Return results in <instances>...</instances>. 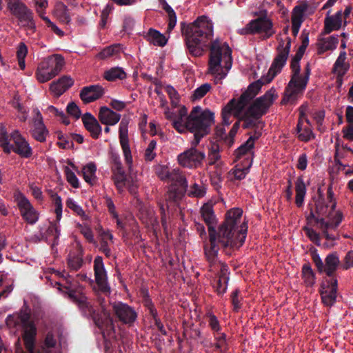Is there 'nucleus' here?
<instances>
[{"mask_svg":"<svg viewBox=\"0 0 353 353\" xmlns=\"http://www.w3.org/2000/svg\"><path fill=\"white\" fill-rule=\"evenodd\" d=\"M304 231L305 232L307 236L310 239V241H312L316 245H321L320 235L314 229L305 227Z\"/></svg>","mask_w":353,"mask_h":353,"instance_id":"nucleus-54","label":"nucleus"},{"mask_svg":"<svg viewBox=\"0 0 353 353\" xmlns=\"http://www.w3.org/2000/svg\"><path fill=\"white\" fill-rule=\"evenodd\" d=\"M144 38L154 46L161 47L165 46L168 42V39L165 36L154 28H150L144 35Z\"/></svg>","mask_w":353,"mask_h":353,"instance_id":"nucleus-29","label":"nucleus"},{"mask_svg":"<svg viewBox=\"0 0 353 353\" xmlns=\"http://www.w3.org/2000/svg\"><path fill=\"white\" fill-rule=\"evenodd\" d=\"M311 256L319 273H325L328 279H325L321 284L319 293L322 302L326 306H332L336 301L338 281L335 277V272L340 265V260L336 252L328 254L323 262L316 250L311 251Z\"/></svg>","mask_w":353,"mask_h":353,"instance_id":"nucleus-3","label":"nucleus"},{"mask_svg":"<svg viewBox=\"0 0 353 353\" xmlns=\"http://www.w3.org/2000/svg\"><path fill=\"white\" fill-rule=\"evenodd\" d=\"M208 317L209 326L211 328L212 331H213L214 334L220 332L221 327L216 316L212 314H210Z\"/></svg>","mask_w":353,"mask_h":353,"instance_id":"nucleus-61","label":"nucleus"},{"mask_svg":"<svg viewBox=\"0 0 353 353\" xmlns=\"http://www.w3.org/2000/svg\"><path fill=\"white\" fill-rule=\"evenodd\" d=\"M240 290L239 289L233 291L230 296L231 303L233 306V310L236 312H239V310L241 308V299L242 298L239 297Z\"/></svg>","mask_w":353,"mask_h":353,"instance_id":"nucleus-52","label":"nucleus"},{"mask_svg":"<svg viewBox=\"0 0 353 353\" xmlns=\"http://www.w3.org/2000/svg\"><path fill=\"white\" fill-rule=\"evenodd\" d=\"M170 181L176 183L185 190H186L188 186L186 178L180 173L179 170L174 169V174Z\"/></svg>","mask_w":353,"mask_h":353,"instance_id":"nucleus-47","label":"nucleus"},{"mask_svg":"<svg viewBox=\"0 0 353 353\" xmlns=\"http://www.w3.org/2000/svg\"><path fill=\"white\" fill-rule=\"evenodd\" d=\"M126 73L122 68L113 67L103 72V77L108 81H115L118 79L123 80L126 78Z\"/></svg>","mask_w":353,"mask_h":353,"instance_id":"nucleus-33","label":"nucleus"},{"mask_svg":"<svg viewBox=\"0 0 353 353\" xmlns=\"http://www.w3.org/2000/svg\"><path fill=\"white\" fill-rule=\"evenodd\" d=\"M0 146L6 154L12 151L26 159L32 155V149L19 131L15 130L8 134L2 125L0 126Z\"/></svg>","mask_w":353,"mask_h":353,"instance_id":"nucleus-7","label":"nucleus"},{"mask_svg":"<svg viewBox=\"0 0 353 353\" xmlns=\"http://www.w3.org/2000/svg\"><path fill=\"white\" fill-rule=\"evenodd\" d=\"M66 205L68 208L73 210L77 215L81 216H85V212L82 208L77 205V203L72 199H68L66 201Z\"/></svg>","mask_w":353,"mask_h":353,"instance_id":"nucleus-59","label":"nucleus"},{"mask_svg":"<svg viewBox=\"0 0 353 353\" xmlns=\"http://www.w3.org/2000/svg\"><path fill=\"white\" fill-rule=\"evenodd\" d=\"M191 145L190 149L186 150L178 156V161L184 168L196 169L202 165L205 154L203 152L196 148L197 145L193 144V141Z\"/></svg>","mask_w":353,"mask_h":353,"instance_id":"nucleus-17","label":"nucleus"},{"mask_svg":"<svg viewBox=\"0 0 353 353\" xmlns=\"http://www.w3.org/2000/svg\"><path fill=\"white\" fill-rule=\"evenodd\" d=\"M119 141L120 142L128 141V123L122 120L119 124Z\"/></svg>","mask_w":353,"mask_h":353,"instance_id":"nucleus-58","label":"nucleus"},{"mask_svg":"<svg viewBox=\"0 0 353 353\" xmlns=\"http://www.w3.org/2000/svg\"><path fill=\"white\" fill-rule=\"evenodd\" d=\"M229 268L226 264L221 263L218 276L212 281V286L219 296L223 295L228 289V283L230 279Z\"/></svg>","mask_w":353,"mask_h":353,"instance_id":"nucleus-21","label":"nucleus"},{"mask_svg":"<svg viewBox=\"0 0 353 353\" xmlns=\"http://www.w3.org/2000/svg\"><path fill=\"white\" fill-rule=\"evenodd\" d=\"M117 47L115 46H110L103 49L97 55L99 59H105L117 52Z\"/></svg>","mask_w":353,"mask_h":353,"instance_id":"nucleus-53","label":"nucleus"},{"mask_svg":"<svg viewBox=\"0 0 353 353\" xmlns=\"http://www.w3.org/2000/svg\"><path fill=\"white\" fill-rule=\"evenodd\" d=\"M228 136L225 134V130L223 125H217L214 129V139L216 142L223 141L226 144V138Z\"/></svg>","mask_w":353,"mask_h":353,"instance_id":"nucleus-55","label":"nucleus"},{"mask_svg":"<svg viewBox=\"0 0 353 353\" xmlns=\"http://www.w3.org/2000/svg\"><path fill=\"white\" fill-rule=\"evenodd\" d=\"M214 123V114L208 109L195 106L186 118L188 130L194 134L193 144L198 145L202 138L210 133Z\"/></svg>","mask_w":353,"mask_h":353,"instance_id":"nucleus-5","label":"nucleus"},{"mask_svg":"<svg viewBox=\"0 0 353 353\" xmlns=\"http://www.w3.org/2000/svg\"><path fill=\"white\" fill-rule=\"evenodd\" d=\"M7 8L10 13L28 29L34 32L36 24L34 14L21 0H7Z\"/></svg>","mask_w":353,"mask_h":353,"instance_id":"nucleus-11","label":"nucleus"},{"mask_svg":"<svg viewBox=\"0 0 353 353\" xmlns=\"http://www.w3.org/2000/svg\"><path fill=\"white\" fill-rule=\"evenodd\" d=\"M241 119L243 121L242 127L244 129L257 128L259 127V122L257 120L259 119H255L250 116L248 114L247 110L245 111Z\"/></svg>","mask_w":353,"mask_h":353,"instance_id":"nucleus-42","label":"nucleus"},{"mask_svg":"<svg viewBox=\"0 0 353 353\" xmlns=\"http://www.w3.org/2000/svg\"><path fill=\"white\" fill-rule=\"evenodd\" d=\"M266 76L261 77L260 79L250 83L248 88L241 94L237 102H239V110H243L254 99L258 94L261 87L268 83L265 81Z\"/></svg>","mask_w":353,"mask_h":353,"instance_id":"nucleus-19","label":"nucleus"},{"mask_svg":"<svg viewBox=\"0 0 353 353\" xmlns=\"http://www.w3.org/2000/svg\"><path fill=\"white\" fill-rule=\"evenodd\" d=\"M55 12L60 21L65 23L70 22L71 18L68 12V8L65 4L62 3L58 4Z\"/></svg>","mask_w":353,"mask_h":353,"instance_id":"nucleus-38","label":"nucleus"},{"mask_svg":"<svg viewBox=\"0 0 353 353\" xmlns=\"http://www.w3.org/2000/svg\"><path fill=\"white\" fill-rule=\"evenodd\" d=\"M120 144L123 150L125 162L128 165H130L132 163V157L131 154V150L129 145V141L120 142Z\"/></svg>","mask_w":353,"mask_h":353,"instance_id":"nucleus-57","label":"nucleus"},{"mask_svg":"<svg viewBox=\"0 0 353 353\" xmlns=\"http://www.w3.org/2000/svg\"><path fill=\"white\" fill-rule=\"evenodd\" d=\"M291 48V39L287 38V43L281 39L276 48L277 54L274 57L271 66L266 76L265 81L270 83L273 79L281 72L282 68L285 65L289 57Z\"/></svg>","mask_w":353,"mask_h":353,"instance_id":"nucleus-12","label":"nucleus"},{"mask_svg":"<svg viewBox=\"0 0 353 353\" xmlns=\"http://www.w3.org/2000/svg\"><path fill=\"white\" fill-rule=\"evenodd\" d=\"M112 312L117 321L128 327L134 325L137 319V313L134 308L121 301L111 303Z\"/></svg>","mask_w":353,"mask_h":353,"instance_id":"nucleus-16","label":"nucleus"},{"mask_svg":"<svg viewBox=\"0 0 353 353\" xmlns=\"http://www.w3.org/2000/svg\"><path fill=\"white\" fill-rule=\"evenodd\" d=\"M310 63H307L304 68V75L303 77L300 75V78L299 81H297L296 86L294 87V89L296 90V94L299 90L302 91L305 89L310 79Z\"/></svg>","mask_w":353,"mask_h":353,"instance_id":"nucleus-36","label":"nucleus"},{"mask_svg":"<svg viewBox=\"0 0 353 353\" xmlns=\"http://www.w3.org/2000/svg\"><path fill=\"white\" fill-rule=\"evenodd\" d=\"M278 97L273 88L268 90L263 96L256 98L247 108L248 114L255 119H261L265 115L274 100Z\"/></svg>","mask_w":353,"mask_h":353,"instance_id":"nucleus-14","label":"nucleus"},{"mask_svg":"<svg viewBox=\"0 0 353 353\" xmlns=\"http://www.w3.org/2000/svg\"><path fill=\"white\" fill-rule=\"evenodd\" d=\"M214 340L216 341V343H214V347L216 350L221 352L222 350H226L228 348V344L226 342V334L225 333L219 332L216 334H214Z\"/></svg>","mask_w":353,"mask_h":353,"instance_id":"nucleus-46","label":"nucleus"},{"mask_svg":"<svg viewBox=\"0 0 353 353\" xmlns=\"http://www.w3.org/2000/svg\"><path fill=\"white\" fill-rule=\"evenodd\" d=\"M67 181L74 188L79 187V180L75 174L68 167L65 170Z\"/></svg>","mask_w":353,"mask_h":353,"instance_id":"nucleus-60","label":"nucleus"},{"mask_svg":"<svg viewBox=\"0 0 353 353\" xmlns=\"http://www.w3.org/2000/svg\"><path fill=\"white\" fill-rule=\"evenodd\" d=\"M98 118L102 124L114 125L119 121L121 114L114 112L106 106H102L99 109Z\"/></svg>","mask_w":353,"mask_h":353,"instance_id":"nucleus-24","label":"nucleus"},{"mask_svg":"<svg viewBox=\"0 0 353 353\" xmlns=\"http://www.w3.org/2000/svg\"><path fill=\"white\" fill-rule=\"evenodd\" d=\"M49 132L43 123H33L32 137L37 141L44 142Z\"/></svg>","mask_w":353,"mask_h":353,"instance_id":"nucleus-34","label":"nucleus"},{"mask_svg":"<svg viewBox=\"0 0 353 353\" xmlns=\"http://www.w3.org/2000/svg\"><path fill=\"white\" fill-rule=\"evenodd\" d=\"M157 174L161 180L170 181L174 174V169L170 171L168 167L161 166L157 170Z\"/></svg>","mask_w":353,"mask_h":353,"instance_id":"nucleus-48","label":"nucleus"},{"mask_svg":"<svg viewBox=\"0 0 353 353\" xmlns=\"http://www.w3.org/2000/svg\"><path fill=\"white\" fill-rule=\"evenodd\" d=\"M68 298L75 303L83 316L92 319L94 324L101 330L103 329V319L101 314L93 306L88 297L77 290L69 289L67 292Z\"/></svg>","mask_w":353,"mask_h":353,"instance_id":"nucleus-8","label":"nucleus"},{"mask_svg":"<svg viewBox=\"0 0 353 353\" xmlns=\"http://www.w3.org/2000/svg\"><path fill=\"white\" fill-rule=\"evenodd\" d=\"M295 203L298 208L303 206L306 194V186L302 176H299L295 181Z\"/></svg>","mask_w":353,"mask_h":353,"instance_id":"nucleus-31","label":"nucleus"},{"mask_svg":"<svg viewBox=\"0 0 353 353\" xmlns=\"http://www.w3.org/2000/svg\"><path fill=\"white\" fill-rule=\"evenodd\" d=\"M346 58H347V54H346V52L345 51H341L338 57V58L336 59L335 63H334V65H333V70H336V69L341 68V67H343L345 65H350L349 63L346 62L345 60H346Z\"/></svg>","mask_w":353,"mask_h":353,"instance_id":"nucleus-62","label":"nucleus"},{"mask_svg":"<svg viewBox=\"0 0 353 353\" xmlns=\"http://www.w3.org/2000/svg\"><path fill=\"white\" fill-rule=\"evenodd\" d=\"M30 319V313L27 311L21 312L18 316L19 321L23 329L22 338L25 347L28 353H34L37 327L34 323Z\"/></svg>","mask_w":353,"mask_h":353,"instance_id":"nucleus-15","label":"nucleus"},{"mask_svg":"<svg viewBox=\"0 0 353 353\" xmlns=\"http://www.w3.org/2000/svg\"><path fill=\"white\" fill-rule=\"evenodd\" d=\"M253 148L252 141H246L234 151L235 161H238L241 157L247 156L246 159L250 161L252 159L254 154Z\"/></svg>","mask_w":353,"mask_h":353,"instance_id":"nucleus-32","label":"nucleus"},{"mask_svg":"<svg viewBox=\"0 0 353 353\" xmlns=\"http://www.w3.org/2000/svg\"><path fill=\"white\" fill-rule=\"evenodd\" d=\"M97 170V167L94 163H90L87 164L82 170V174L83 176V179L85 181L90 183L92 184L93 181L95 179V172Z\"/></svg>","mask_w":353,"mask_h":353,"instance_id":"nucleus-37","label":"nucleus"},{"mask_svg":"<svg viewBox=\"0 0 353 353\" xmlns=\"http://www.w3.org/2000/svg\"><path fill=\"white\" fill-rule=\"evenodd\" d=\"M263 16L251 20L244 28L239 29L238 33L241 35L255 34L263 33V39L271 37L274 33L273 23L266 16L264 11Z\"/></svg>","mask_w":353,"mask_h":353,"instance_id":"nucleus-13","label":"nucleus"},{"mask_svg":"<svg viewBox=\"0 0 353 353\" xmlns=\"http://www.w3.org/2000/svg\"><path fill=\"white\" fill-rule=\"evenodd\" d=\"M201 216L208 226L209 242L204 245V252L207 261L212 266L216 263L219 250L230 254L234 248H239L245 242L248 226L243 223L239 229L238 225L243 214L240 208L228 210L225 220L216 228L217 222L213 207L205 203L201 208Z\"/></svg>","mask_w":353,"mask_h":353,"instance_id":"nucleus-1","label":"nucleus"},{"mask_svg":"<svg viewBox=\"0 0 353 353\" xmlns=\"http://www.w3.org/2000/svg\"><path fill=\"white\" fill-rule=\"evenodd\" d=\"M243 110H239V102L236 99H232L222 109V124L229 125L231 123L230 118L232 114L235 116L240 114Z\"/></svg>","mask_w":353,"mask_h":353,"instance_id":"nucleus-26","label":"nucleus"},{"mask_svg":"<svg viewBox=\"0 0 353 353\" xmlns=\"http://www.w3.org/2000/svg\"><path fill=\"white\" fill-rule=\"evenodd\" d=\"M342 24V12L338 11L334 15L326 17L324 21V30L322 34H327L333 30H338Z\"/></svg>","mask_w":353,"mask_h":353,"instance_id":"nucleus-28","label":"nucleus"},{"mask_svg":"<svg viewBox=\"0 0 353 353\" xmlns=\"http://www.w3.org/2000/svg\"><path fill=\"white\" fill-rule=\"evenodd\" d=\"M290 68L292 71V74L291 79L285 88V94L281 101L282 104L288 103L290 100L295 99L296 95V90L294 89V87L296 86L297 81H299L300 78V63H296L294 62V61H291Z\"/></svg>","mask_w":353,"mask_h":353,"instance_id":"nucleus-20","label":"nucleus"},{"mask_svg":"<svg viewBox=\"0 0 353 353\" xmlns=\"http://www.w3.org/2000/svg\"><path fill=\"white\" fill-rule=\"evenodd\" d=\"M210 180L212 185L218 190L221 188V183L223 181L222 171L221 168L216 169L214 171L210 174Z\"/></svg>","mask_w":353,"mask_h":353,"instance_id":"nucleus-41","label":"nucleus"},{"mask_svg":"<svg viewBox=\"0 0 353 353\" xmlns=\"http://www.w3.org/2000/svg\"><path fill=\"white\" fill-rule=\"evenodd\" d=\"M14 200L23 219L30 224H34L38 220V214L29 200L20 192L14 194Z\"/></svg>","mask_w":353,"mask_h":353,"instance_id":"nucleus-18","label":"nucleus"},{"mask_svg":"<svg viewBox=\"0 0 353 353\" xmlns=\"http://www.w3.org/2000/svg\"><path fill=\"white\" fill-rule=\"evenodd\" d=\"M180 25L189 53L194 57L202 56L210 47L209 41L213 36L212 23L208 21L205 16H201L193 23L186 24L181 22Z\"/></svg>","mask_w":353,"mask_h":353,"instance_id":"nucleus-4","label":"nucleus"},{"mask_svg":"<svg viewBox=\"0 0 353 353\" xmlns=\"http://www.w3.org/2000/svg\"><path fill=\"white\" fill-rule=\"evenodd\" d=\"M303 132L300 133L297 136L298 139L300 141H304V142H307L312 138L314 137V135L312 131L308 127L303 128Z\"/></svg>","mask_w":353,"mask_h":353,"instance_id":"nucleus-64","label":"nucleus"},{"mask_svg":"<svg viewBox=\"0 0 353 353\" xmlns=\"http://www.w3.org/2000/svg\"><path fill=\"white\" fill-rule=\"evenodd\" d=\"M94 272L95 284L93 285L92 290L98 296V302L99 303L102 310L104 312L105 310L104 304L105 299L101 297L99 294H103L105 296H109L111 293V288L108 281L107 272L104 267L103 258L100 256H97L94 259Z\"/></svg>","mask_w":353,"mask_h":353,"instance_id":"nucleus-9","label":"nucleus"},{"mask_svg":"<svg viewBox=\"0 0 353 353\" xmlns=\"http://www.w3.org/2000/svg\"><path fill=\"white\" fill-rule=\"evenodd\" d=\"M252 159L250 161L248 165L245 167L244 166L243 168H236V169L233 171V174L234 176V179L236 180H242L245 179L246 175L249 172L250 168L252 166Z\"/></svg>","mask_w":353,"mask_h":353,"instance_id":"nucleus-49","label":"nucleus"},{"mask_svg":"<svg viewBox=\"0 0 353 353\" xmlns=\"http://www.w3.org/2000/svg\"><path fill=\"white\" fill-rule=\"evenodd\" d=\"M57 139L60 141L57 143L59 148L63 149L72 148L74 143L69 136L64 134L61 131L56 132Z\"/></svg>","mask_w":353,"mask_h":353,"instance_id":"nucleus-40","label":"nucleus"},{"mask_svg":"<svg viewBox=\"0 0 353 353\" xmlns=\"http://www.w3.org/2000/svg\"><path fill=\"white\" fill-rule=\"evenodd\" d=\"M105 93L104 88L99 85L83 87L80 92V98L84 103L93 102L101 98Z\"/></svg>","mask_w":353,"mask_h":353,"instance_id":"nucleus-22","label":"nucleus"},{"mask_svg":"<svg viewBox=\"0 0 353 353\" xmlns=\"http://www.w3.org/2000/svg\"><path fill=\"white\" fill-rule=\"evenodd\" d=\"M67 113L70 116L74 117L76 119L80 118L81 112L77 105L72 101L69 103L66 108Z\"/></svg>","mask_w":353,"mask_h":353,"instance_id":"nucleus-56","label":"nucleus"},{"mask_svg":"<svg viewBox=\"0 0 353 353\" xmlns=\"http://www.w3.org/2000/svg\"><path fill=\"white\" fill-rule=\"evenodd\" d=\"M307 4L299 5L294 8L292 14V30L294 37L299 33L300 27L303 21V15L307 10Z\"/></svg>","mask_w":353,"mask_h":353,"instance_id":"nucleus-25","label":"nucleus"},{"mask_svg":"<svg viewBox=\"0 0 353 353\" xmlns=\"http://www.w3.org/2000/svg\"><path fill=\"white\" fill-rule=\"evenodd\" d=\"M338 43V35H332L327 38L321 39L318 43V54H322L327 50L336 49Z\"/></svg>","mask_w":353,"mask_h":353,"instance_id":"nucleus-30","label":"nucleus"},{"mask_svg":"<svg viewBox=\"0 0 353 353\" xmlns=\"http://www.w3.org/2000/svg\"><path fill=\"white\" fill-rule=\"evenodd\" d=\"M302 276L307 286L312 287L316 281V275L310 263H305L302 266Z\"/></svg>","mask_w":353,"mask_h":353,"instance_id":"nucleus-35","label":"nucleus"},{"mask_svg":"<svg viewBox=\"0 0 353 353\" xmlns=\"http://www.w3.org/2000/svg\"><path fill=\"white\" fill-rule=\"evenodd\" d=\"M51 199L54 205L55 206L54 212L56 214L57 221L59 222L62 216L63 205L61 199L57 193H52Z\"/></svg>","mask_w":353,"mask_h":353,"instance_id":"nucleus-44","label":"nucleus"},{"mask_svg":"<svg viewBox=\"0 0 353 353\" xmlns=\"http://www.w3.org/2000/svg\"><path fill=\"white\" fill-rule=\"evenodd\" d=\"M319 192H320L319 190ZM314 205L315 210L310 204L308 205L310 214L306 216L307 223L314 221L316 227L327 240L337 239L338 234L333 232L339 226L343 219V214L341 211L336 210V202L334 199L332 184H330L327 188L326 200L323 195L319 193Z\"/></svg>","mask_w":353,"mask_h":353,"instance_id":"nucleus-2","label":"nucleus"},{"mask_svg":"<svg viewBox=\"0 0 353 353\" xmlns=\"http://www.w3.org/2000/svg\"><path fill=\"white\" fill-rule=\"evenodd\" d=\"M205 193L206 188L203 185L194 183L190 185L188 194L189 196L201 198L204 196Z\"/></svg>","mask_w":353,"mask_h":353,"instance_id":"nucleus-43","label":"nucleus"},{"mask_svg":"<svg viewBox=\"0 0 353 353\" xmlns=\"http://www.w3.org/2000/svg\"><path fill=\"white\" fill-rule=\"evenodd\" d=\"M83 263L82 250L76 255L70 256L68 259V264L69 268L74 270L77 271L79 270Z\"/></svg>","mask_w":353,"mask_h":353,"instance_id":"nucleus-39","label":"nucleus"},{"mask_svg":"<svg viewBox=\"0 0 353 353\" xmlns=\"http://www.w3.org/2000/svg\"><path fill=\"white\" fill-rule=\"evenodd\" d=\"M211 89L210 83H204L197 88L192 94L193 99H200L203 97Z\"/></svg>","mask_w":353,"mask_h":353,"instance_id":"nucleus-50","label":"nucleus"},{"mask_svg":"<svg viewBox=\"0 0 353 353\" xmlns=\"http://www.w3.org/2000/svg\"><path fill=\"white\" fill-rule=\"evenodd\" d=\"M64 59L60 54H53L41 61L37 69L35 75L40 83H45L57 76L64 65Z\"/></svg>","mask_w":353,"mask_h":353,"instance_id":"nucleus-10","label":"nucleus"},{"mask_svg":"<svg viewBox=\"0 0 353 353\" xmlns=\"http://www.w3.org/2000/svg\"><path fill=\"white\" fill-rule=\"evenodd\" d=\"M157 146V141L155 140H152L149 143L148 148L145 150L144 157L145 160L147 161H152L156 157V153L154 152V149Z\"/></svg>","mask_w":353,"mask_h":353,"instance_id":"nucleus-51","label":"nucleus"},{"mask_svg":"<svg viewBox=\"0 0 353 353\" xmlns=\"http://www.w3.org/2000/svg\"><path fill=\"white\" fill-rule=\"evenodd\" d=\"M74 83L73 80L68 76H63L57 81H53L50 86V90L57 97H60Z\"/></svg>","mask_w":353,"mask_h":353,"instance_id":"nucleus-27","label":"nucleus"},{"mask_svg":"<svg viewBox=\"0 0 353 353\" xmlns=\"http://www.w3.org/2000/svg\"><path fill=\"white\" fill-rule=\"evenodd\" d=\"M82 122L86 130L90 133V136L97 139L101 134V126L97 119L90 112L85 113L81 117Z\"/></svg>","mask_w":353,"mask_h":353,"instance_id":"nucleus-23","label":"nucleus"},{"mask_svg":"<svg viewBox=\"0 0 353 353\" xmlns=\"http://www.w3.org/2000/svg\"><path fill=\"white\" fill-rule=\"evenodd\" d=\"M239 128V122H236L232 128H231L230 131L228 134V137L226 138V144L228 145V147H231L234 142V137L236 136L237 131Z\"/></svg>","mask_w":353,"mask_h":353,"instance_id":"nucleus-63","label":"nucleus"},{"mask_svg":"<svg viewBox=\"0 0 353 353\" xmlns=\"http://www.w3.org/2000/svg\"><path fill=\"white\" fill-rule=\"evenodd\" d=\"M210 50L208 73L214 76V81L216 84L221 83V81L225 78L232 65L231 49L227 46L224 53L225 59L224 67H222L221 65L222 48L219 39H215L211 42Z\"/></svg>","mask_w":353,"mask_h":353,"instance_id":"nucleus-6","label":"nucleus"},{"mask_svg":"<svg viewBox=\"0 0 353 353\" xmlns=\"http://www.w3.org/2000/svg\"><path fill=\"white\" fill-rule=\"evenodd\" d=\"M46 232L48 236L53 237V245H57L60 236V230L58 224L50 222Z\"/></svg>","mask_w":353,"mask_h":353,"instance_id":"nucleus-45","label":"nucleus"}]
</instances>
